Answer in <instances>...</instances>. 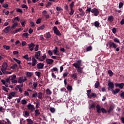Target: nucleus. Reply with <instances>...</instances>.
<instances>
[{"label": "nucleus", "mask_w": 124, "mask_h": 124, "mask_svg": "<svg viewBox=\"0 0 124 124\" xmlns=\"http://www.w3.org/2000/svg\"><path fill=\"white\" fill-rule=\"evenodd\" d=\"M106 45L107 46H109V49H112V48H113V49H116V52H119V51H120V47H118V45L111 41H108V43Z\"/></svg>", "instance_id": "f257e3e1"}, {"label": "nucleus", "mask_w": 124, "mask_h": 124, "mask_svg": "<svg viewBox=\"0 0 124 124\" xmlns=\"http://www.w3.org/2000/svg\"><path fill=\"white\" fill-rule=\"evenodd\" d=\"M28 79H27V78L26 77H20L19 78H18V81H17V83H19V84H23V83L24 82H26V81H27Z\"/></svg>", "instance_id": "f03ea898"}, {"label": "nucleus", "mask_w": 124, "mask_h": 124, "mask_svg": "<svg viewBox=\"0 0 124 124\" xmlns=\"http://www.w3.org/2000/svg\"><path fill=\"white\" fill-rule=\"evenodd\" d=\"M108 91H113L114 90V83L112 82H108Z\"/></svg>", "instance_id": "7ed1b4c3"}, {"label": "nucleus", "mask_w": 124, "mask_h": 124, "mask_svg": "<svg viewBox=\"0 0 124 124\" xmlns=\"http://www.w3.org/2000/svg\"><path fill=\"white\" fill-rule=\"evenodd\" d=\"M91 12L92 13H93L94 16H98L99 15V11H98V10L95 8L92 9Z\"/></svg>", "instance_id": "20e7f679"}, {"label": "nucleus", "mask_w": 124, "mask_h": 124, "mask_svg": "<svg viewBox=\"0 0 124 124\" xmlns=\"http://www.w3.org/2000/svg\"><path fill=\"white\" fill-rule=\"evenodd\" d=\"M53 31L56 35H58V36H60V35H62V34L61 33V32H60V31L58 30V28H57V26H54L53 27Z\"/></svg>", "instance_id": "39448f33"}, {"label": "nucleus", "mask_w": 124, "mask_h": 124, "mask_svg": "<svg viewBox=\"0 0 124 124\" xmlns=\"http://www.w3.org/2000/svg\"><path fill=\"white\" fill-rule=\"evenodd\" d=\"M82 62V61L81 60H78L77 62H75L73 64V66H75L76 68H77L78 67H80L81 66V63Z\"/></svg>", "instance_id": "423d86ee"}, {"label": "nucleus", "mask_w": 124, "mask_h": 124, "mask_svg": "<svg viewBox=\"0 0 124 124\" xmlns=\"http://www.w3.org/2000/svg\"><path fill=\"white\" fill-rule=\"evenodd\" d=\"M27 107L29 110H30L31 112H33L35 108H34V106L33 105H31V104H29L27 106Z\"/></svg>", "instance_id": "0eeeda50"}, {"label": "nucleus", "mask_w": 124, "mask_h": 124, "mask_svg": "<svg viewBox=\"0 0 124 124\" xmlns=\"http://www.w3.org/2000/svg\"><path fill=\"white\" fill-rule=\"evenodd\" d=\"M29 50H30L31 51H33V49H34V47H35V45H34V43H32L31 44H29L28 45Z\"/></svg>", "instance_id": "6e6552de"}, {"label": "nucleus", "mask_w": 124, "mask_h": 124, "mask_svg": "<svg viewBox=\"0 0 124 124\" xmlns=\"http://www.w3.org/2000/svg\"><path fill=\"white\" fill-rule=\"evenodd\" d=\"M36 62H37V61L34 58V56H33L32 57V66H35L36 65Z\"/></svg>", "instance_id": "1a4fd4ad"}, {"label": "nucleus", "mask_w": 124, "mask_h": 124, "mask_svg": "<svg viewBox=\"0 0 124 124\" xmlns=\"http://www.w3.org/2000/svg\"><path fill=\"white\" fill-rule=\"evenodd\" d=\"M41 54V51H39L37 52H36L35 53V58L36 59V60H39L40 58V54Z\"/></svg>", "instance_id": "9d476101"}, {"label": "nucleus", "mask_w": 124, "mask_h": 124, "mask_svg": "<svg viewBox=\"0 0 124 124\" xmlns=\"http://www.w3.org/2000/svg\"><path fill=\"white\" fill-rule=\"evenodd\" d=\"M44 67V63H38L37 64V68L38 69H42Z\"/></svg>", "instance_id": "9b49d317"}, {"label": "nucleus", "mask_w": 124, "mask_h": 124, "mask_svg": "<svg viewBox=\"0 0 124 124\" xmlns=\"http://www.w3.org/2000/svg\"><path fill=\"white\" fill-rule=\"evenodd\" d=\"M46 62L47 64H53V62H54V60L51 59H46Z\"/></svg>", "instance_id": "f8f14e48"}, {"label": "nucleus", "mask_w": 124, "mask_h": 124, "mask_svg": "<svg viewBox=\"0 0 124 124\" xmlns=\"http://www.w3.org/2000/svg\"><path fill=\"white\" fill-rule=\"evenodd\" d=\"M96 108L97 113H99V114H100V113H101V108H100V105L97 104L96 106Z\"/></svg>", "instance_id": "ddd939ff"}, {"label": "nucleus", "mask_w": 124, "mask_h": 124, "mask_svg": "<svg viewBox=\"0 0 124 124\" xmlns=\"http://www.w3.org/2000/svg\"><path fill=\"white\" fill-rule=\"evenodd\" d=\"M53 53H54V55H56L57 56H59L60 55V52L58 50L57 46H56L55 49L53 50Z\"/></svg>", "instance_id": "4468645a"}, {"label": "nucleus", "mask_w": 124, "mask_h": 124, "mask_svg": "<svg viewBox=\"0 0 124 124\" xmlns=\"http://www.w3.org/2000/svg\"><path fill=\"white\" fill-rule=\"evenodd\" d=\"M46 58H47V56H46V54H45L43 55V56L41 57L40 56V58L39 59V61H40V62H43V61H44Z\"/></svg>", "instance_id": "2eb2a0df"}, {"label": "nucleus", "mask_w": 124, "mask_h": 124, "mask_svg": "<svg viewBox=\"0 0 124 124\" xmlns=\"http://www.w3.org/2000/svg\"><path fill=\"white\" fill-rule=\"evenodd\" d=\"M108 21L110 22V23H112L113 21H114V17L112 16H108Z\"/></svg>", "instance_id": "dca6fc26"}, {"label": "nucleus", "mask_w": 124, "mask_h": 124, "mask_svg": "<svg viewBox=\"0 0 124 124\" xmlns=\"http://www.w3.org/2000/svg\"><path fill=\"white\" fill-rule=\"evenodd\" d=\"M27 124H33V121L31 119H27L26 120Z\"/></svg>", "instance_id": "f3484780"}, {"label": "nucleus", "mask_w": 124, "mask_h": 124, "mask_svg": "<svg viewBox=\"0 0 124 124\" xmlns=\"http://www.w3.org/2000/svg\"><path fill=\"white\" fill-rule=\"evenodd\" d=\"M38 98H39V99H41V100H42V99H43V93L41 92H39L38 93Z\"/></svg>", "instance_id": "a211bd4d"}, {"label": "nucleus", "mask_w": 124, "mask_h": 124, "mask_svg": "<svg viewBox=\"0 0 124 124\" xmlns=\"http://www.w3.org/2000/svg\"><path fill=\"white\" fill-rule=\"evenodd\" d=\"M9 29H10V26L6 27L3 30L4 32H5V33H8V32H9Z\"/></svg>", "instance_id": "6ab92c4d"}, {"label": "nucleus", "mask_w": 124, "mask_h": 124, "mask_svg": "<svg viewBox=\"0 0 124 124\" xmlns=\"http://www.w3.org/2000/svg\"><path fill=\"white\" fill-rule=\"evenodd\" d=\"M120 91H121L120 89H116L115 90H114L113 89L111 92L113 94H117V93H118Z\"/></svg>", "instance_id": "aec40b11"}, {"label": "nucleus", "mask_w": 124, "mask_h": 124, "mask_svg": "<svg viewBox=\"0 0 124 124\" xmlns=\"http://www.w3.org/2000/svg\"><path fill=\"white\" fill-rule=\"evenodd\" d=\"M23 116L25 117V118H28V117H30V112L27 110L25 111Z\"/></svg>", "instance_id": "412c9836"}, {"label": "nucleus", "mask_w": 124, "mask_h": 124, "mask_svg": "<svg viewBox=\"0 0 124 124\" xmlns=\"http://www.w3.org/2000/svg\"><path fill=\"white\" fill-rule=\"evenodd\" d=\"M46 94H47V95H51L52 94V91L49 88L46 89Z\"/></svg>", "instance_id": "4be33fe9"}, {"label": "nucleus", "mask_w": 124, "mask_h": 124, "mask_svg": "<svg viewBox=\"0 0 124 124\" xmlns=\"http://www.w3.org/2000/svg\"><path fill=\"white\" fill-rule=\"evenodd\" d=\"M79 11L80 12V13L79 14V15L80 16H84V15H85V13L84 12V11L83 10V9L79 8Z\"/></svg>", "instance_id": "5701e85b"}, {"label": "nucleus", "mask_w": 124, "mask_h": 124, "mask_svg": "<svg viewBox=\"0 0 124 124\" xmlns=\"http://www.w3.org/2000/svg\"><path fill=\"white\" fill-rule=\"evenodd\" d=\"M92 97H96V94L95 93H92L88 97V98H92Z\"/></svg>", "instance_id": "b1692460"}, {"label": "nucleus", "mask_w": 124, "mask_h": 124, "mask_svg": "<svg viewBox=\"0 0 124 124\" xmlns=\"http://www.w3.org/2000/svg\"><path fill=\"white\" fill-rule=\"evenodd\" d=\"M40 114V111H39V109H36L35 110V117H37L38 116H39Z\"/></svg>", "instance_id": "393cba45"}, {"label": "nucleus", "mask_w": 124, "mask_h": 124, "mask_svg": "<svg viewBox=\"0 0 124 124\" xmlns=\"http://www.w3.org/2000/svg\"><path fill=\"white\" fill-rule=\"evenodd\" d=\"M33 75V73L30 72H27L26 73V76L27 77H31Z\"/></svg>", "instance_id": "a878e982"}, {"label": "nucleus", "mask_w": 124, "mask_h": 124, "mask_svg": "<svg viewBox=\"0 0 124 124\" xmlns=\"http://www.w3.org/2000/svg\"><path fill=\"white\" fill-rule=\"evenodd\" d=\"M10 81H13L15 80V79H16V75H13V76H11L9 77Z\"/></svg>", "instance_id": "bb28decb"}, {"label": "nucleus", "mask_w": 124, "mask_h": 124, "mask_svg": "<svg viewBox=\"0 0 124 124\" xmlns=\"http://www.w3.org/2000/svg\"><path fill=\"white\" fill-rule=\"evenodd\" d=\"M17 26H18V23H14L11 27V29L13 30H15V28H16Z\"/></svg>", "instance_id": "cd10ccee"}, {"label": "nucleus", "mask_w": 124, "mask_h": 124, "mask_svg": "<svg viewBox=\"0 0 124 124\" xmlns=\"http://www.w3.org/2000/svg\"><path fill=\"white\" fill-rule=\"evenodd\" d=\"M113 109H114V107L113 106H110L108 110V113H111V112H112V111H113Z\"/></svg>", "instance_id": "c85d7f7f"}, {"label": "nucleus", "mask_w": 124, "mask_h": 124, "mask_svg": "<svg viewBox=\"0 0 124 124\" xmlns=\"http://www.w3.org/2000/svg\"><path fill=\"white\" fill-rule=\"evenodd\" d=\"M20 22L22 27H25V26H26V20H23V19H21L20 20Z\"/></svg>", "instance_id": "c756f323"}, {"label": "nucleus", "mask_w": 124, "mask_h": 124, "mask_svg": "<svg viewBox=\"0 0 124 124\" xmlns=\"http://www.w3.org/2000/svg\"><path fill=\"white\" fill-rule=\"evenodd\" d=\"M92 50H93V47H92L91 46H88L86 48V52H90V51H92Z\"/></svg>", "instance_id": "7c9ffc66"}, {"label": "nucleus", "mask_w": 124, "mask_h": 124, "mask_svg": "<svg viewBox=\"0 0 124 124\" xmlns=\"http://www.w3.org/2000/svg\"><path fill=\"white\" fill-rule=\"evenodd\" d=\"M39 106H40V103L39 102V101L37 100L36 101V109H38V108H39Z\"/></svg>", "instance_id": "2f4dec72"}, {"label": "nucleus", "mask_w": 124, "mask_h": 124, "mask_svg": "<svg viewBox=\"0 0 124 124\" xmlns=\"http://www.w3.org/2000/svg\"><path fill=\"white\" fill-rule=\"evenodd\" d=\"M45 28V26L44 25H43L40 27H39L37 29L38 31H40V30H44Z\"/></svg>", "instance_id": "473e14b6"}, {"label": "nucleus", "mask_w": 124, "mask_h": 124, "mask_svg": "<svg viewBox=\"0 0 124 124\" xmlns=\"http://www.w3.org/2000/svg\"><path fill=\"white\" fill-rule=\"evenodd\" d=\"M67 90L69 92H71V91H72V86H71V85H68L67 87Z\"/></svg>", "instance_id": "72a5a7b5"}, {"label": "nucleus", "mask_w": 124, "mask_h": 124, "mask_svg": "<svg viewBox=\"0 0 124 124\" xmlns=\"http://www.w3.org/2000/svg\"><path fill=\"white\" fill-rule=\"evenodd\" d=\"M100 85V83H99V82L96 81L94 85L95 88L96 89H97V88H98V87H99Z\"/></svg>", "instance_id": "f704fd0d"}, {"label": "nucleus", "mask_w": 124, "mask_h": 124, "mask_svg": "<svg viewBox=\"0 0 124 124\" xmlns=\"http://www.w3.org/2000/svg\"><path fill=\"white\" fill-rule=\"evenodd\" d=\"M71 77L73 79H76L77 78V74L76 73H74L73 75H71Z\"/></svg>", "instance_id": "c9c22d12"}, {"label": "nucleus", "mask_w": 124, "mask_h": 124, "mask_svg": "<svg viewBox=\"0 0 124 124\" xmlns=\"http://www.w3.org/2000/svg\"><path fill=\"white\" fill-rule=\"evenodd\" d=\"M16 12H17L18 13H21V14H23V11L22 10V9H21L20 8L16 9Z\"/></svg>", "instance_id": "e433bc0d"}, {"label": "nucleus", "mask_w": 124, "mask_h": 124, "mask_svg": "<svg viewBox=\"0 0 124 124\" xmlns=\"http://www.w3.org/2000/svg\"><path fill=\"white\" fill-rule=\"evenodd\" d=\"M7 63L6 62H4L2 65V67H3V68H6L7 69Z\"/></svg>", "instance_id": "4c0bfd02"}, {"label": "nucleus", "mask_w": 124, "mask_h": 124, "mask_svg": "<svg viewBox=\"0 0 124 124\" xmlns=\"http://www.w3.org/2000/svg\"><path fill=\"white\" fill-rule=\"evenodd\" d=\"M77 68H78L77 71L78 73H82V67H79Z\"/></svg>", "instance_id": "58836bf2"}, {"label": "nucleus", "mask_w": 124, "mask_h": 124, "mask_svg": "<svg viewBox=\"0 0 124 124\" xmlns=\"http://www.w3.org/2000/svg\"><path fill=\"white\" fill-rule=\"evenodd\" d=\"M35 75L36 76H38L39 78L41 76V73L36 71L35 72Z\"/></svg>", "instance_id": "ea45409f"}, {"label": "nucleus", "mask_w": 124, "mask_h": 124, "mask_svg": "<svg viewBox=\"0 0 124 124\" xmlns=\"http://www.w3.org/2000/svg\"><path fill=\"white\" fill-rule=\"evenodd\" d=\"M17 67H18V65H17V64H13L12 66H11V68L12 69H15Z\"/></svg>", "instance_id": "a19ab883"}, {"label": "nucleus", "mask_w": 124, "mask_h": 124, "mask_svg": "<svg viewBox=\"0 0 124 124\" xmlns=\"http://www.w3.org/2000/svg\"><path fill=\"white\" fill-rule=\"evenodd\" d=\"M94 27H96V28L99 27V22H98V21H95L94 23Z\"/></svg>", "instance_id": "79ce46f5"}, {"label": "nucleus", "mask_w": 124, "mask_h": 124, "mask_svg": "<svg viewBox=\"0 0 124 124\" xmlns=\"http://www.w3.org/2000/svg\"><path fill=\"white\" fill-rule=\"evenodd\" d=\"M113 41L116 43H121V42H120V40H119L118 38H114Z\"/></svg>", "instance_id": "37998d69"}, {"label": "nucleus", "mask_w": 124, "mask_h": 124, "mask_svg": "<svg viewBox=\"0 0 124 124\" xmlns=\"http://www.w3.org/2000/svg\"><path fill=\"white\" fill-rule=\"evenodd\" d=\"M29 34L28 32H25L22 34V36H24V37H26V38H28V37L29 36Z\"/></svg>", "instance_id": "c03bdc74"}, {"label": "nucleus", "mask_w": 124, "mask_h": 124, "mask_svg": "<svg viewBox=\"0 0 124 124\" xmlns=\"http://www.w3.org/2000/svg\"><path fill=\"white\" fill-rule=\"evenodd\" d=\"M73 6H74V2L72 1L71 3L70 4V9H73Z\"/></svg>", "instance_id": "a18cd8bd"}, {"label": "nucleus", "mask_w": 124, "mask_h": 124, "mask_svg": "<svg viewBox=\"0 0 124 124\" xmlns=\"http://www.w3.org/2000/svg\"><path fill=\"white\" fill-rule=\"evenodd\" d=\"M27 100H25V99H23L21 100V104H23V105H26V104H27Z\"/></svg>", "instance_id": "49530a36"}, {"label": "nucleus", "mask_w": 124, "mask_h": 124, "mask_svg": "<svg viewBox=\"0 0 124 124\" xmlns=\"http://www.w3.org/2000/svg\"><path fill=\"white\" fill-rule=\"evenodd\" d=\"M6 121H5V124H12L11 122H10V121L9 120V119L6 118Z\"/></svg>", "instance_id": "de8ad7c7"}, {"label": "nucleus", "mask_w": 124, "mask_h": 124, "mask_svg": "<svg viewBox=\"0 0 124 124\" xmlns=\"http://www.w3.org/2000/svg\"><path fill=\"white\" fill-rule=\"evenodd\" d=\"M123 6H124V3L122 2H120L118 6L119 9H121V8H122Z\"/></svg>", "instance_id": "09e8293b"}, {"label": "nucleus", "mask_w": 124, "mask_h": 124, "mask_svg": "<svg viewBox=\"0 0 124 124\" xmlns=\"http://www.w3.org/2000/svg\"><path fill=\"white\" fill-rule=\"evenodd\" d=\"M14 61H15V62H17V63H18V64H20L21 63V61L18 60L16 58H14Z\"/></svg>", "instance_id": "8fccbe9b"}, {"label": "nucleus", "mask_w": 124, "mask_h": 124, "mask_svg": "<svg viewBox=\"0 0 124 124\" xmlns=\"http://www.w3.org/2000/svg\"><path fill=\"white\" fill-rule=\"evenodd\" d=\"M108 75H109L110 77L113 76V72H112L111 70H108Z\"/></svg>", "instance_id": "3c124183"}, {"label": "nucleus", "mask_w": 124, "mask_h": 124, "mask_svg": "<svg viewBox=\"0 0 124 124\" xmlns=\"http://www.w3.org/2000/svg\"><path fill=\"white\" fill-rule=\"evenodd\" d=\"M86 12H92V8L87 7V9H86Z\"/></svg>", "instance_id": "603ef678"}, {"label": "nucleus", "mask_w": 124, "mask_h": 124, "mask_svg": "<svg viewBox=\"0 0 124 124\" xmlns=\"http://www.w3.org/2000/svg\"><path fill=\"white\" fill-rule=\"evenodd\" d=\"M70 10L71 11L69 13V15H70V16H72L73 15V14L74 13V10H73V9H70Z\"/></svg>", "instance_id": "864d4df0"}, {"label": "nucleus", "mask_w": 124, "mask_h": 124, "mask_svg": "<svg viewBox=\"0 0 124 124\" xmlns=\"http://www.w3.org/2000/svg\"><path fill=\"white\" fill-rule=\"evenodd\" d=\"M124 83H119V88H120V89H122L124 88Z\"/></svg>", "instance_id": "5fc2aeb1"}, {"label": "nucleus", "mask_w": 124, "mask_h": 124, "mask_svg": "<svg viewBox=\"0 0 124 124\" xmlns=\"http://www.w3.org/2000/svg\"><path fill=\"white\" fill-rule=\"evenodd\" d=\"M95 108V105H94V104L93 103L90 106L89 109H93V108Z\"/></svg>", "instance_id": "6e6d98bb"}, {"label": "nucleus", "mask_w": 124, "mask_h": 124, "mask_svg": "<svg viewBox=\"0 0 124 124\" xmlns=\"http://www.w3.org/2000/svg\"><path fill=\"white\" fill-rule=\"evenodd\" d=\"M50 37H51V33H50V32H48L46 33V38H50Z\"/></svg>", "instance_id": "4d7b16f0"}, {"label": "nucleus", "mask_w": 124, "mask_h": 124, "mask_svg": "<svg viewBox=\"0 0 124 124\" xmlns=\"http://www.w3.org/2000/svg\"><path fill=\"white\" fill-rule=\"evenodd\" d=\"M21 7L22 8H26V9H28L29 8V7H28V6H27V5L26 4H22L21 5Z\"/></svg>", "instance_id": "13d9d810"}, {"label": "nucleus", "mask_w": 124, "mask_h": 124, "mask_svg": "<svg viewBox=\"0 0 124 124\" xmlns=\"http://www.w3.org/2000/svg\"><path fill=\"white\" fill-rule=\"evenodd\" d=\"M101 112L103 113H107V111L104 108H101Z\"/></svg>", "instance_id": "bf43d9fd"}, {"label": "nucleus", "mask_w": 124, "mask_h": 124, "mask_svg": "<svg viewBox=\"0 0 124 124\" xmlns=\"http://www.w3.org/2000/svg\"><path fill=\"white\" fill-rule=\"evenodd\" d=\"M39 48V45H36L35 46V47L34 48V50L35 51H38V48Z\"/></svg>", "instance_id": "052dcab7"}, {"label": "nucleus", "mask_w": 124, "mask_h": 124, "mask_svg": "<svg viewBox=\"0 0 124 124\" xmlns=\"http://www.w3.org/2000/svg\"><path fill=\"white\" fill-rule=\"evenodd\" d=\"M91 93H92V90H89L87 91V96L88 97L90 96Z\"/></svg>", "instance_id": "680f3d73"}, {"label": "nucleus", "mask_w": 124, "mask_h": 124, "mask_svg": "<svg viewBox=\"0 0 124 124\" xmlns=\"http://www.w3.org/2000/svg\"><path fill=\"white\" fill-rule=\"evenodd\" d=\"M38 94L37 93H34L32 94V97H37Z\"/></svg>", "instance_id": "e2e57ef3"}, {"label": "nucleus", "mask_w": 124, "mask_h": 124, "mask_svg": "<svg viewBox=\"0 0 124 124\" xmlns=\"http://www.w3.org/2000/svg\"><path fill=\"white\" fill-rule=\"evenodd\" d=\"M50 112H51V113H54L56 111V110L55 109V108H50Z\"/></svg>", "instance_id": "0e129e2a"}, {"label": "nucleus", "mask_w": 124, "mask_h": 124, "mask_svg": "<svg viewBox=\"0 0 124 124\" xmlns=\"http://www.w3.org/2000/svg\"><path fill=\"white\" fill-rule=\"evenodd\" d=\"M52 5V3L50 2H48L47 4L46 5V7H48V6H51Z\"/></svg>", "instance_id": "69168bd1"}, {"label": "nucleus", "mask_w": 124, "mask_h": 124, "mask_svg": "<svg viewBox=\"0 0 124 124\" xmlns=\"http://www.w3.org/2000/svg\"><path fill=\"white\" fill-rule=\"evenodd\" d=\"M112 31L113 33H114L115 34V33H116V28H112Z\"/></svg>", "instance_id": "338daca9"}, {"label": "nucleus", "mask_w": 124, "mask_h": 124, "mask_svg": "<svg viewBox=\"0 0 124 124\" xmlns=\"http://www.w3.org/2000/svg\"><path fill=\"white\" fill-rule=\"evenodd\" d=\"M120 96L121 97H122V98L124 99V92H122L121 94H120Z\"/></svg>", "instance_id": "774afa93"}]
</instances>
